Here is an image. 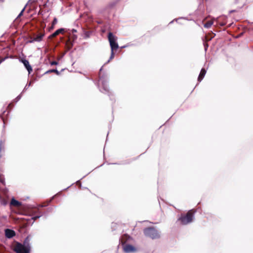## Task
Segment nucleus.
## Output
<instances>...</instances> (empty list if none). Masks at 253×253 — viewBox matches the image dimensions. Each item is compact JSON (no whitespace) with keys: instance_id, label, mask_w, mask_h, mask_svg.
Instances as JSON below:
<instances>
[{"instance_id":"1","label":"nucleus","mask_w":253,"mask_h":253,"mask_svg":"<svg viewBox=\"0 0 253 253\" xmlns=\"http://www.w3.org/2000/svg\"><path fill=\"white\" fill-rule=\"evenodd\" d=\"M30 250V246L28 244L27 245L25 242L23 245L17 243L14 247V251L17 253H29Z\"/></svg>"},{"instance_id":"2","label":"nucleus","mask_w":253,"mask_h":253,"mask_svg":"<svg viewBox=\"0 0 253 253\" xmlns=\"http://www.w3.org/2000/svg\"><path fill=\"white\" fill-rule=\"evenodd\" d=\"M193 212L192 211H189L185 215H181L179 218L182 224H187L193 220Z\"/></svg>"},{"instance_id":"3","label":"nucleus","mask_w":253,"mask_h":253,"mask_svg":"<svg viewBox=\"0 0 253 253\" xmlns=\"http://www.w3.org/2000/svg\"><path fill=\"white\" fill-rule=\"evenodd\" d=\"M108 40L111 46V50L117 49L118 47V44L116 42L117 37L114 36L112 33L110 32L108 34Z\"/></svg>"},{"instance_id":"4","label":"nucleus","mask_w":253,"mask_h":253,"mask_svg":"<svg viewBox=\"0 0 253 253\" xmlns=\"http://www.w3.org/2000/svg\"><path fill=\"white\" fill-rule=\"evenodd\" d=\"M144 234L152 239L157 238L159 237L158 231L153 228H146L144 231Z\"/></svg>"},{"instance_id":"5","label":"nucleus","mask_w":253,"mask_h":253,"mask_svg":"<svg viewBox=\"0 0 253 253\" xmlns=\"http://www.w3.org/2000/svg\"><path fill=\"white\" fill-rule=\"evenodd\" d=\"M124 251L126 253H130L135 252L136 249L133 246L127 244L124 246Z\"/></svg>"},{"instance_id":"6","label":"nucleus","mask_w":253,"mask_h":253,"mask_svg":"<svg viewBox=\"0 0 253 253\" xmlns=\"http://www.w3.org/2000/svg\"><path fill=\"white\" fill-rule=\"evenodd\" d=\"M98 82L99 85H101V86H102V89H103L105 91H108V86L106 82H105L103 81V80L101 78H99Z\"/></svg>"},{"instance_id":"7","label":"nucleus","mask_w":253,"mask_h":253,"mask_svg":"<svg viewBox=\"0 0 253 253\" xmlns=\"http://www.w3.org/2000/svg\"><path fill=\"white\" fill-rule=\"evenodd\" d=\"M5 236L8 238H11L15 236V233L14 231L7 229L5 230Z\"/></svg>"},{"instance_id":"8","label":"nucleus","mask_w":253,"mask_h":253,"mask_svg":"<svg viewBox=\"0 0 253 253\" xmlns=\"http://www.w3.org/2000/svg\"><path fill=\"white\" fill-rule=\"evenodd\" d=\"M22 62L23 63L24 65L27 69L29 73H30L32 71V68L31 66L30 65L29 61L27 60L24 59L22 60Z\"/></svg>"},{"instance_id":"9","label":"nucleus","mask_w":253,"mask_h":253,"mask_svg":"<svg viewBox=\"0 0 253 253\" xmlns=\"http://www.w3.org/2000/svg\"><path fill=\"white\" fill-rule=\"evenodd\" d=\"M206 73V71L205 69H202L200 75L198 77V81L201 82L203 79L204 78L205 74Z\"/></svg>"},{"instance_id":"10","label":"nucleus","mask_w":253,"mask_h":253,"mask_svg":"<svg viewBox=\"0 0 253 253\" xmlns=\"http://www.w3.org/2000/svg\"><path fill=\"white\" fill-rule=\"evenodd\" d=\"M10 205L15 207H19L21 204L19 202L13 198L11 201Z\"/></svg>"},{"instance_id":"11","label":"nucleus","mask_w":253,"mask_h":253,"mask_svg":"<svg viewBox=\"0 0 253 253\" xmlns=\"http://www.w3.org/2000/svg\"><path fill=\"white\" fill-rule=\"evenodd\" d=\"M63 31H64V29L61 28V29H58L51 35V37H55L56 36H57L58 35H59L60 33H62Z\"/></svg>"},{"instance_id":"12","label":"nucleus","mask_w":253,"mask_h":253,"mask_svg":"<svg viewBox=\"0 0 253 253\" xmlns=\"http://www.w3.org/2000/svg\"><path fill=\"white\" fill-rule=\"evenodd\" d=\"M43 36V35H38L36 37L34 38L33 41H36V42H40L42 41Z\"/></svg>"},{"instance_id":"13","label":"nucleus","mask_w":253,"mask_h":253,"mask_svg":"<svg viewBox=\"0 0 253 253\" xmlns=\"http://www.w3.org/2000/svg\"><path fill=\"white\" fill-rule=\"evenodd\" d=\"M213 24V22L212 21H209L206 22L204 24V27L207 28H209L211 27V26Z\"/></svg>"},{"instance_id":"14","label":"nucleus","mask_w":253,"mask_h":253,"mask_svg":"<svg viewBox=\"0 0 253 253\" xmlns=\"http://www.w3.org/2000/svg\"><path fill=\"white\" fill-rule=\"evenodd\" d=\"M39 211V209L33 208L31 210V213L33 215H35L37 212H38Z\"/></svg>"},{"instance_id":"15","label":"nucleus","mask_w":253,"mask_h":253,"mask_svg":"<svg viewBox=\"0 0 253 253\" xmlns=\"http://www.w3.org/2000/svg\"><path fill=\"white\" fill-rule=\"evenodd\" d=\"M57 23V19L56 18H54L53 21H52V25H51V29H53L54 28V25H56Z\"/></svg>"},{"instance_id":"16","label":"nucleus","mask_w":253,"mask_h":253,"mask_svg":"<svg viewBox=\"0 0 253 253\" xmlns=\"http://www.w3.org/2000/svg\"><path fill=\"white\" fill-rule=\"evenodd\" d=\"M114 57V50H111V54L109 60L108 61V62H109L111 59H112Z\"/></svg>"},{"instance_id":"17","label":"nucleus","mask_w":253,"mask_h":253,"mask_svg":"<svg viewBox=\"0 0 253 253\" xmlns=\"http://www.w3.org/2000/svg\"><path fill=\"white\" fill-rule=\"evenodd\" d=\"M4 148V144L1 141L0 142V152L1 151L2 149Z\"/></svg>"},{"instance_id":"18","label":"nucleus","mask_w":253,"mask_h":253,"mask_svg":"<svg viewBox=\"0 0 253 253\" xmlns=\"http://www.w3.org/2000/svg\"><path fill=\"white\" fill-rule=\"evenodd\" d=\"M47 73H49V72H55L57 74H58V73H59L58 71L57 70H55V69H53V70H49V71H47Z\"/></svg>"},{"instance_id":"19","label":"nucleus","mask_w":253,"mask_h":253,"mask_svg":"<svg viewBox=\"0 0 253 253\" xmlns=\"http://www.w3.org/2000/svg\"><path fill=\"white\" fill-rule=\"evenodd\" d=\"M41 216V214H40V215H36V216L33 217L32 219L35 221L36 219H37V218H39Z\"/></svg>"},{"instance_id":"20","label":"nucleus","mask_w":253,"mask_h":253,"mask_svg":"<svg viewBox=\"0 0 253 253\" xmlns=\"http://www.w3.org/2000/svg\"><path fill=\"white\" fill-rule=\"evenodd\" d=\"M31 82H30L29 83V84H27L25 86L24 89V90H26L28 88V87H29L31 85Z\"/></svg>"},{"instance_id":"21","label":"nucleus","mask_w":253,"mask_h":253,"mask_svg":"<svg viewBox=\"0 0 253 253\" xmlns=\"http://www.w3.org/2000/svg\"><path fill=\"white\" fill-rule=\"evenodd\" d=\"M0 181L2 184H4V179H3V177H2L0 175Z\"/></svg>"},{"instance_id":"22","label":"nucleus","mask_w":253,"mask_h":253,"mask_svg":"<svg viewBox=\"0 0 253 253\" xmlns=\"http://www.w3.org/2000/svg\"><path fill=\"white\" fill-rule=\"evenodd\" d=\"M24 10H25V7H24L22 10V11H21V12L19 13V15H18V17H20V16H21L22 15L23 12V11H24Z\"/></svg>"},{"instance_id":"23","label":"nucleus","mask_w":253,"mask_h":253,"mask_svg":"<svg viewBox=\"0 0 253 253\" xmlns=\"http://www.w3.org/2000/svg\"><path fill=\"white\" fill-rule=\"evenodd\" d=\"M51 64L52 65H56V64H57V62H56V61H53V62H52L51 63Z\"/></svg>"},{"instance_id":"24","label":"nucleus","mask_w":253,"mask_h":253,"mask_svg":"<svg viewBox=\"0 0 253 253\" xmlns=\"http://www.w3.org/2000/svg\"><path fill=\"white\" fill-rule=\"evenodd\" d=\"M37 0H30V1H32V2H36Z\"/></svg>"},{"instance_id":"25","label":"nucleus","mask_w":253,"mask_h":253,"mask_svg":"<svg viewBox=\"0 0 253 253\" xmlns=\"http://www.w3.org/2000/svg\"><path fill=\"white\" fill-rule=\"evenodd\" d=\"M20 97H21L20 95H19V96L17 97V98H18V99H19L20 98Z\"/></svg>"},{"instance_id":"26","label":"nucleus","mask_w":253,"mask_h":253,"mask_svg":"<svg viewBox=\"0 0 253 253\" xmlns=\"http://www.w3.org/2000/svg\"><path fill=\"white\" fill-rule=\"evenodd\" d=\"M3 60H3V59H2V60H1V61H0V63H1Z\"/></svg>"},{"instance_id":"27","label":"nucleus","mask_w":253,"mask_h":253,"mask_svg":"<svg viewBox=\"0 0 253 253\" xmlns=\"http://www.w3.org/2000/svg\"><path fill=\"white\" fill-rule=\"evenodd\" d=\"M3 60H3V59H2V60H1V61H0V63H1Z\"/></svg>"},{"instance_id":"28","label":"nucleus","mask_w":253,"mask_h":253,"mask_svg":"<svg viewBox=\"0 0 253 253\" xmlns=\"http://www.w3.org/2000/svg\"><path fill=\"white\" fill-rule=\"evenodd\" d=\"M3 0H0V1H3Z\"/></svg>"}]
</instances>
